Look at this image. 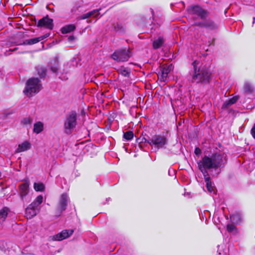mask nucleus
Here are the masks:
<instances>
[{
    "instance_id": "nucleus-1",
    "label": "nucleus",
    "mask_w": 255,
    "mask_h": 255,
    "mask_svg": "<svg viewBox=\"0 0 255 255\" xmlns=\"http://www.w3.org/2000/svg\"><path fill=\"white\" fill-rule=\"evenodd\" d=\"M198 62L195 61L192 65L194 71L191 74V81L192 83H207L209 82L211 73L208 69L204 66L198 67Z\"/></svg>"
},
{
    "instance_id": "nucleus-2",
    "label": "nucleus",
    "mask_w": 255,
    "mask_h": 255,
    "mask_svg": "<svg viewBox=\"0 0 255 255\" xmlns=\"http://www.w3.org/2000/svg\"><path fill=\"white\" fill-rule=\"evenodd\" d=\"M41 88V84L38 78H32L29 79L26 83L24 93L30 97L38 93Z\"/></svg>"
},
{
    "instance_id": "nucleus-3",
    "label": "nucleus",
    "mask_w": 255,
    "mask_h": 255,
    "mask_svg": "<svg viewBox=\"0 0 255 255\" xmlns=\"http://www.w3.org/2000/svg\"><path fill=\"white\" fill-rule=\"evenodd\" d=\"M77 125V114L76 112L72 111L69 113L65 120L64 129L65 132L70 134Z\"/></svg>"
},
{
    "instance_id": "nucleus-4",
    "label": "nucleus",
    "mask_w": 255,
    "mask_h": 255,
    "mask_svg": "<svg viewBox=\"0 0 255 255\" xmlns=\"http://www.w3.org/2000/svg\"><path fill=\"white\" fill-rule=\"evenodd\" d=\"M147 142L155 150L164 148L168 142V139L164 135H154L150 138Z\"/></svg>"
},
{
    "instance_id": "nucleus-5",
    "label": "nucleus",
    "mask_w": 255,
    "mask_h": 255,
    "mask_svg": "<svg viewBox=\"0 0 255 255\" xmlns=\"http://www.w3.org/2000/svg\"><path fill=\"white\" fill-rule=\"evenodd\" d=\"M198 165L204 176L209 175L207 171V169L214 168V162L212 157H209L207 156L203 157L202 160L198 162Z\"/></svg>"
},
{
    "instance_id": "nucleus-6",
    "label": "nucleus",
    "mask_w": 255,
    "mask_h": 255,
    "mask_svg": "<svg viewBox=\"0 0 255 255\" xmlns=\"http://www.w3.org/2000/svg\"><path fill=\"white\" fill-rule=\"evenodd\" d=\"M130 56L129 50L121 49L116 51L111 55V58L117 62H124L128 61Z\"/></svg>"
},
{
    "instance_id": "nucleus-7",
    "label": "nucleus",
    "mask_w": 255,
    "mask_h": 255,
    "mask_svg": "<svg viewBox=\"0 0 255 255\" xmlns=\"http://www.w3.org/2000/svg\"><path fill=\"white\" fill-rule=\"evenodd\" d=\"M214 162V169L223 168L227 163L226 155L224 153H216L211 156Z\"/></svg>"
},
{
    "instance_id": "nucleus-8",
    "label": "nucleus",
    "mask_w": 255,
    "mask_h": 255,
    "mask_svg": "<svg viewBox=\"0 0 255 255\" xmlns=\"http://www.w3.org/2000/svg\"><path fill=\"white\" fill-rule=\"evenodd\" d=\"M188 11L189 13L196 15L202 19L207 17L208 15L207 11L198 5L191 6L188 8Z\"/></svg>"
},
{
    "instance_id": "nucleus-9",
    "label": "nucleus",
    "mask_w": 255,
    "mask_h": 255,
    "mask_svg": "<svg viewBox=\"0 0 255 255\" xmlns=\"http://www.w3.org/2000/svg\"><path fill=\"white\" fill-rule=\"evenodd\" d=\"M194 25L201 27H204L210 30H216L218 27V24L210 19H206L202 22H196Z\"/></svg>"
},
{
    "instance_id": "nucleus-10",
    "label": "nucleus",
    "mask_w": 255,
    "mask_h": 255,
    "mask_svg": "<svg viewBox=\"0 0 255 255\" xmlns=\"http://www.w3.org/2000/svg\"><path fill=\"white\" fill-rule=\"evenodd\" d=\"M69 201V198L67 193H63L60 196L57 206V210L60 213L66 210Z\"/></svg>"
},
{
    "instance_id": "nucleus-11",
    "label": "nucleus",
    "mask_w": 255,
    "mask_h": 255,
    "mask_svg": "<svg viewBox=\"0 0 255 255\" xmlns=\"http://www.w3.org/2000/svg\"><path fill=\"white\" fill-rule=\"evenodd\" d=\"M37 26L52 30L54 26L53 20L52 19L49 18L48 16H46L38 20Z\"/></svg>"
},
{
    "instance_id": "nucleus-12",
    "label": "nucleus",
    "mask_w": 255,
    "mask_h": 255,
    "mask_svg": "<svg viewBox=\"0 0 255 255\" xmlns=\"http://www.w3.org/2000/svg\"><path fill=\"white\" fill-rule=\"evenodd\" d=\"M173 69V66L172 64L163 65L160 67V72H159L158 76L159 78L163 81L166 80L168 74Z\"/></svg>"
},
{
    "instance_id": "nucleus-13",
    "label": "nucleus",
    "mask_w": 255,
    "mask_h": 255,
    "mask_svg": "<svg viewBox=\"0 0 255 255\" xmlns=\"http://www.w3.org/2000/svg\"><path fill=\"white\" fill-rule=\"evenodd\" d=\"M19 196L21 200L28 194L29 189V183L26 181L19 185Z\"/></svg>"
},
{
    "instance_id": "nucleus-14",
    "label": "nucleus",
    "mask_w": 255,
    "mask_h": 255,
    "mask_svg": "<svg viewBox=\"0 0 255 255\" xmlns=\"http://www.w3.org/2000/svg\"><path fill=\"white\" fill-rule=\"evenodd\" d=\"M73 230H65L62 231L61 233L53 236V239L56 241H62L65 239L73 233Z\"/></svg>"
},
{
    "instance_id": "nucleus-15",
    "label": "nucleus",
    "mask_w": 255,
    "mask_h": 255,
    "mask_svg": "<svg viewBox=\"0 0 255 255\" xmlns=\"http://www.w3.org/2000/svg\"><path fill=\"white\" fill-rule=\"evenodd\" d=\"M31 145V143L29 141L27 140L24 141L22 143L18 145L15 152L19 153L27 151L30 148Z\"/></svg>"
},
{
    "instance_id": "nucleus-16",
    "label": "nucleus",
    "mask_w": 255,
    "mask_h": 255,
    "mask_svg": "<svg viewBox=\"0 0 255 255\" xmlns=\"http://www.w3.org/2000/svg\"><path fill=\"white\" fill-rule=\"evenodd\" d=\"M49 34H46L42 35L41 36H40L39 37H36V38H31L30 39H28V40H25L23 43H24V44H28V45L35 44L41 40H43L45 38L48 37L49 36Z\"/></svg>"
},
{
    "instance_id": "nucleus-17",
    "label": "nucleus",
    "mask_w": 255,
    "mask_h": 255,
    "mask_svg": "<svg viewBox=\"0 0 255 255\" xmlns=\"http://www.w3.org/2000/svg\"><path fill=\"white\" fill-rule=\"evenodd\" d=\"M205 182H206V187L209 192L210 193L216 194L214 187L212 186V182L210 180V177L209 175L204 176Z\"/></svg>"
},
{
    "instance_id": "nucleus-18",
    "label": "nucleus",
    "mask_w": 255,
    "mask_h": 255,
    "mask_svg": "<svg viewBox=\"0 0 255 255\" xmlns=\"http://www.w3.org/2000/svg\"><path fill=\"white\" fill-rule=\"evenodd\" d=\"M10 213V210L9 208L7 207L2 208L0 210V223H3Z\"/></svg>"
},
{
    "instance_id": "nucleus-19",
    "label": "nucleus",
    "mask_w": 255,
    "mask_h": 255,
    "mask_svg": "<svg viewBox=\"0 0 255 255\" xmlns=\"http://www.w3.org/2000/svg\"><path fill=\"white\" fill-rule=\"evenodd\" d=\"M38 211L28 206L25 210V215L27 218L30 219L36 216L38 213Z\"/></svg>"
},
{
    "instance_id": "nucleus-20",
    "label": "nucleus",
    "mask_w": 255,
    "mask_h": 255,
    "mask_svg": "<svg viewBox=\"0 0 255 255\" xmlns=\"http://www.w3.org/2000/svg\"><path fill=\"white\" fill-rule=\"evenodd\" d=\"M44 128V124L41 122H37L33 125V131L34 133L38 134L42 132Z\"/></svg>"
},
{
    "instance_id": "nucleus-21",
    "label": "nucleus",
    "mask_w": 255,
    "mask_h": 255,
    "mask_svg": "<svg viewBox=\"0 0 255 255\" xmlns=\"http://www.w3.org/2000/svg\"><path fill=\"white\" fill-rule=\"evenodd\" d=\"M99 10L95 9L83 14L81 16V19H86L92 16L97 17L99 15Z\"/></svg>"
},
{
    "instance_id": "nucleus-22",
    "label": "nucleus",
    "mask_w": 255,
    "mask_h": 255,
    "mask_svg": "<svg viewBox=\"0 0 255 255\" xmlns=\"http://www.w3.org/2000/svg\"><path fill=\"white\" fill-rule=\"evenodd\" d=\"M76 28L74 24H68L61 28V32L63 34H66L74 31Z\"/></svg>"
},
{
    "instance_id": "nucleus-23",
    "label": "nucleus",
    "mask_w": 255,
    "mask_h": 255,
    "mask_svg": "<svg viewBox=\"0 0 255 255\" xmlns=\"http://www.w3.org/2000/svg\"><path fill=\"white\" fill-rule=\"evenodd\" d=\"M164 42L163 38L159 37L157 39H155L153 42V47L154 49H158L162 46Z\"/></svg>"
},
{
    "instance_id": "nucleus-24",
    "label": "nucleus",
    "mask_w": 255,
    "mask_h": 255,
    "mask_svg": "<svg viewBox=\"0 0 255 255\" xmlns=\"http://www.w3.org/2000/svg\"><path fill=\"white\" fill-rule=\"evenodd\" d=\"M238 99V98L237 97H234L232 98L231 99L224 102V103L223 105V108H226L228 106L235 104L237 101Z\"/></svg>"
},
{
    "instance_id": "nucleus-25",
    "label": "nucleus",
    "mask_w": 255,
    "mask_h": 255,
    "mask_svg": "<svg viewBox=\"0 0 255 255\" xmlns=\"http://www.w3.org/2000/svg\"><path fill=\"white\" fill-rule=\"evenodd\" d=\"M243 89L244 92L250 93L254 91V88L251 83L246 82L244 85Z\"/></svg>"
},
{
    "instance_id": "nucleus-26",
    "label": "nucleus",
    "mask_w": 255,
    "mask_h": 255,
    "mask_svg": "<svg viewBox=\"0 0 255 255\" xmlns=\"http://www.w3.org/2000/svg\"><path fill=\"white\" fill-rule=\"evenodd\" d=\"M113 29L116 32H123L125 30V28L121 23L117 22L114 23L113 25Z\"/></svg>"
},
{
    "instance_id": "nucleus-27",
    "label": "nucleus",
    "mask_w": 255,
    "mask_h": 255,
    "mask_svg": "<svg viewBox=\"0 0 255 255\" xmlns=\"http://www.w3.org/2000/svg\"><path fill=\"white\" fill-rule=\"evenodd\" d=\"M45 186L42 183H34V189L36 191H43L44 190Z\"/></svg>"
},
{
    "instance_id": "nucleus-28",
    "label": "nucleus",
    "mask_w": 255,
    "mask_h": 255,
    "mask_svg": "<svg viewBox=\"0 0 255 255\" xmlns=\"http://www.w3.org/2000/svg\"><path fill=\"white\" fill-rule=\"evenodd\" d=\"M32 119L29 117H25L21 120V124L25 126H30L32 122Z\"/></svg>"
},
{
    "instance_id": "nucleus-29",
    "label": "nucleus",
    "mask_w": 255,
    "mask_h": 255,
    "mask_svg": "<svg viewBox=\"0 0 255 255\" xmlns=\"http://www.w3.org/2000/svg\"><path fill=\"white\" fill-rule=\"evenodd\" d=\"M124 137L127 140H130L133 137V133L132 131L129 130L124 133Z\"/></svg>"
},
{
    "instance_id": "nucleus-30",
    "label": "nucleus",
    "mask_w": 255,
    "mask_h": 255,
    "mask_svg": "<svg viewBox=\"0 0 255 255\" xmlns=\"http://www.w3.org/2000/svg\"><path fill=\"white\" fill-rule=\"evenodd\" d=\"M227 230L230 233H236L237 229L233 224H228L227 225Z\"/></svg>"
},
{
    "instance_id": "nucleus-31",
    "label": "nucleus",
    "mask_w": 255,
    "mask_h": 255,
    "mask_svg": "<svg viewBox=\"0 0 255 255\" xmlns=\"http://www.w3.org/2000/svg\"><path fill=\"white\" fill-rule=\"evenodd\" d=\"M122 75L125 77H128L129 75V70L126 68H122L120 69Z\"/></svg>"
},
{
    "instance_id": "nucleus-32",
    "label": "nucleus",
    "mask_w": 255,
    "mask_h": 255,
    "mask_svg": "<svg viewBox=\"0 0 255 255\" xmlns=\"http://www.w3.org/2000/svg\"><path fill=\"white\" fill-rule=\"evenodd\" d=\"M54 62V65L51 66V69L52 72L56 73L58 70V63L56 60H55Z\"/></svg>"
},
{
    "instance_id": "nucleus-33",
    "label": "nucleus",
    "mask_w": 255,
    "mask_h": 255,
    "mask_svg": "<svg viewBox=\"0 0 255 255\" xmlns=\"http://www.w3.org/2000/svg\"><path fill=\"white\" fill-rule=\"evenodd\" d=\"M34 201L40 205L43 202V196L42 195H38Z\"/></svg>"
},
{
    "instance_id": "nucleus-34",
    "label": "nucleus",
    "mask_w": 255,
    "mask_h": 255,
    "mask_svg": "<svg viewBox=\"0 0 255 255\" xmlns=\"http://www.w3.org/2000/svg\"><path fill=\"white\" fill-rule=\"evenodd\" d=\"M29 206L31 207L32 208L34 209L35 210H37L38 212L39 211L38 207L39 206V205H38L37 203H36L34 201Z\"/></svg>"
},
{
    "instance_id": "nucleus-35",
    "label": "nucleus",
    "mask_w": 255,
    "mask_h": 255,
    "mask_svg": "<svg viewBox=\"0 0 255 255\" xmlns=\"http://www.w3.org/2000/svg\"><path fill=\"white\" fill-rule=\"evenodd\" d=\"M251 134L253 137L255 138V124L251 129Z\"/></svg>"
},
{
    "instance_id": "nucleus-36",
    "label": "nucleus",
    "mask_w": 255,
    "mask_h": 255,
    "mask_svg": "<svg viewBox=\"0 0 255 255\" xmlns=\"http://www.w3.org/2000/svg\"><path fill=\"white\" fill-rule=\"evenodd\" d=\"M201 153V151L200 150V149L198 147H196L195 149V153L196 154V155H199Z\"/></svg>"
},
{
    "instance_id": "nucleus-37",
    "label": "nucleus",
    "mask_w": 255,
    "mask_h": 255,
    "mask_svg": "<svg viewBox=\"0 0 255 255\" xmlns=\"http://www.w3.org/2000/svg\"><path fill=\"white\" fill-rule=\"evenodd\" d=\"M74 39H75V37L73 36H70L68 37V41H71L74 40Z\"/></svg>"
},
{
    "instance_id": "nucleus-38",
    "label": "nucleus",
    "mask_w": 255,
    "mask_h": 255,
    "mask_svg": "<svg viewBox=\"0 0 255 255\" xmlns=\"http://www.w3.org/2000/svg\"><path fill=\"white\" fill-rule=\"evenodd\" d=\"M59 78H61L62 80H65V79H67V78H65V77L62 78L61 77H59Z\"/></svg>"
}]
</instances>
